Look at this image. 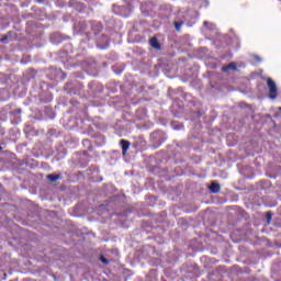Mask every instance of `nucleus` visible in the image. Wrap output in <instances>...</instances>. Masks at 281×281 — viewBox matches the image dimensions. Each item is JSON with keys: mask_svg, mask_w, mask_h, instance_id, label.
<instances>
[{"mask_svg": "<svg viewBox=\"0 0 281 281\" xmlns=\"http://www.w3.org/2000/svg\"><path fill=\"white\" fill-rule=\"evenodd\" d=\"M268 87H269V98L271 100H276V98H278V86H276V81H272L271 78H268Z\"/></svg>", "mask_w": 281, "mask_h": 281, "instance_id": "obj_1", "label": "nucleus"}, {"mask_svg": "<svg viewBox=\"0 0 281 281\" xmlns=\"http://www.w3.org/2000/svg\"><path fill=\"white\" fill-rule=\"evenodd\" d=\"M210 190L211 192H214V193L221 192V184L212 182L210 186Z\"/></svg>", "mask_w": 281, "mask_h": 281, "instance_id": "obj_2", "label": "nucleus"}, {"mask_svg": "<svg viewBox=\"0 0 281 281\" xmlns=\"http://www.w3.org/2000/svg\"><path fill=\"white\" fill-rule=\"evenodd\" d=\"M121 146H122L123 153H126V150H128L131 144L128 143V140H121Z\"/></svg>", "mask_w": 281, "mask_h": 281, "instance_id": "obj_3", "label": "nucleus"}, {"mask_svg": "<svg viewBox=\"0 0 281 281\" xmlns=\"http://www.w3.org/2000/svg\"><path fill=\"white\" fill-rule=\"evenodd\" d=\"M149 45L154 47V49H159V42L155 37L150 40Z\"/></svg>", "mask_w": 281, "mask_h": 281, "instance_id": "obj_4", "label": "nucleus"}, {"mask_svg": "<svg viewBox=\"0 0 281 281\" xmlns=\"http://www.w3.org/2000/svg\"><path fill=\"white\" fill-rule=\"evenodd\" d=\"M229 69H233V71L236 70V64L232 63V64H229L227 66H224L222 68V71H229Z\"/></svg>", "mask_w": 281, "mask_h": 281, "instance_id": "obj_5", "label": "nucleus"}, {"mask_svg": "<svg viewBox=\"0 0 281 281\" xmlns=\"http://www.w3.org/2000/svg\"><path fill=\"white\" fill-rule=\"evenodd\" d=\"M47 179H48V181H52V183H54V181H58V176H56V175H48Z\"/></svg>", "mask_w": 281, "mask_h": 281, "instance_id": "obj_6", "label": "nucleus"}, {"mask_svg": "<svg viewBox=\"0 0 281 281\" xmlns=\"http://www.w3.org/2000/svg\"><path fill=\"white\" fill-rule=\"evenodd\" d=\"M101 262H103V265H109V260L104 257H101Z\"/></svg>", "mask_w": 281, "mask_h": 281, "instance_id": "obj_7", "label": "nucleus"}, {"mask_svg": "<svg viewBox=\"0 0 281 281\" xmlns=\"http://www.w3.org/2000/svg\"><path fill=\"white\" fill-rule=\"evenodd\" d=\"M268 223H271V213H267Z\"/></svg>", "mask_w": 281, "mask_h": 281, "instance_id": "obj_8", "label": "nucleus"}, {"mask_svg": "<svg viewBox=\"0 0 281 281\" xmlns=\"http://www.w3.org/2000/svg\"><path fill=\"white\" fill-rule=\"evenodd\" d=\"M180 27H181V24L176 23V30H180Z\"/></svg>", "mask_w": 281, "mask_h": 281, "instance_id": "obj_9", "label": "nucleus"}, {"mask_svg": "<svg viewBox=\"0 0 281 281\" xmlns=\"http://www.w3.org/2000/svg\"><path fill=\"white\" fill-rule=\"evenodd\" d=\"M256 60H258V63H260V57H256Z\"/></svg>", "mask_w": 281, "mask_h": 281, "instance_id": "obj_10", "label": "nucleus"}, {"mask_svg": "<svg viewBox=\"0 0 281 281\" xmlns=\"http://www.w3.org/2000/svg\"><path fill=\"white\" fill-rule=\"evenodd\" d=\"M204 25H207V22H204Z\"/></svg>", "mask_w": 281, "mask_h": 281, "instance_id": "obj_11", "label": "nucleus"}, {"mask_svg": "<svg viewBox=\"0 0 281 281\" xmlns=\"http://www.w3.org/2000/svg\"><path fill=\"white\" fill-rule=\"evenodd\" d=\"M279 111H281V108H279Z\"/></svg>", "mask_w": 281, "mask_h": 281, "instance_id": "obj_12", "label": "nucleus"}]
</instances>
